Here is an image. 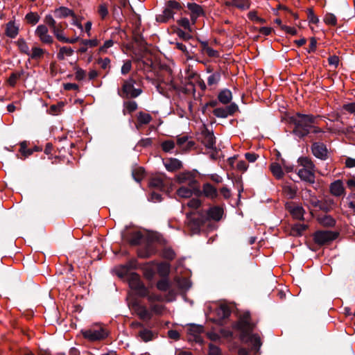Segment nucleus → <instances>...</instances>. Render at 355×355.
<instances>
[{"label":"nucleus","mask_w":355,"mask_h":355,"mask_svg":"<svg viewBox=\"0 0 355 355\" xmlns=\"http://www.w3.org/2000/svg\"><path fill=\"white\" fill-rule=\"evenodd\" d=\"M55 15L59 18H65L68 16L76 17L74 12L69 8L64 6H61L59 8L55 9Z\"/></svg>","instance_id":"nucleus-33"},{"label":"nucleus","mask_w":355,"mask_h":355,"mask_svg":"<svg viewBox=\"0 0 355 355\" xmlns=\"http://www.w3.org/2000/svg\"><path fill=\"white\" fill-rule=\"evenodd\" d=\"M204 331V327L202 325L191 324L188 329V333L191 336L193 337L196 343H203V338L200 336V334Z\"/></svg>","instance_id":"nucleus-19"},{"label":"nucleus","mask_w":355,"mask_h":355,"mask_svg":"<svg viewBox=\"0 0 355 355\" xmlns=\"http://www.w3.org/2000/svg\"><path fill=\"white\" fill-rule=\"evenodd\" d=\"M138 268L137 261L135 259L129 260L126 263L121 265L117 272L119 277H124L128 276V282L130 281V275L132 272L130 270L137 269Z\"/></svg>","instance_id":"nucleus-14"},{"label":"nucleus","mask_w":355,"mask_h":355,"mask_svg":"<svg viewBox=\"0 0 355 355\" xmlns=\"http://www.w3.org/2000/svg\"><path fill=\"white\" fill-rule=\"evenodd\" d=\"M175 33L180 38H181L184 41H188L192 38V35L189 33L190 32L187 33L180 28H178L175 31Z\"/></svg>","instance_id":"nucleus-53"},{"label":"nucleus","mask_w":355,"mask_h":355,"mask_svg":"<svg viewBox=\"0 0 355 355\" xmlns=\"http://www.w3.org/2000/svg\"><path fill=\"white\" fill-rule=\"evenodd\" d=\"M165 167L169 171H175L182 168V162L176 158H169L164 163Z\"/></svg>","instance_id":"nucleus-30"},{"label":"nucleus","mask_w":355,"mask_h":355,"mask_svg":"<svg viewBox=\"0 0 355 355\" xmlns=\"http://www.w3.org/2000/svg\"><path fill=\"white\" fill-rule=\"evenodd\" d=\"M45 53V51L40 47H33L32 48V53H30V58L33 60H40L41 59L44 54Z\"/></svg>","instance_id":"nucleus-44"},{"label":"nucleus","mask_w":355,"mask_h":355,"mask_svg":"<svg viewBox=\"0 0 355 355\" xmlns=\"http://www.w3.org/2000/svg\"><path fill=\"white\" fill-rule=\"evenodd\" d=\"M344 191L343 182L340 180H337L330 184V191L335 196H340Z\"/></svg>","instance_id":"nucleus-27"},{"label":"nucleus","mask_w":355,"mask_h":355,"mask_svg":"<svg viewBox=\"0 0 355 355\" xmlns=\"http://www.w3.org/2000/svg\"><path fill=\"white\" fill-rule=\"evenodd\" d=\"M286 209L289 211V213L295 219L300 220H304V214L305 213V210L302 206L294 202L286 203Z\"/></svg>","instance_id":"nucleus-15"},{"label":"nucleus","mask_w":355,"mask_h":355,"mask_svg":"<svg viewBox=\"0 0 355 355\" xmlns=\"http://www.w3.org/2000/svg\"><path fill=\"white\" fill-rule=\"evenodd\" d=\"M297 175L303 181L307 182L310 184H313L315 182V174L312 170L301 168L299 170Z\"/></svg>","instance_id":"nucleus-23"},{"label":"nucleus","mask_w":355,"mask_h":355,"mask_svg":"<svg viewBox=\"0 0 355 355\" xmlns=\"http://www.w3.org/2000/svg\"><path fill=\"white\" fill-rule=\"evenodd\" d=\"M187 8L191 12L190 15L195 16H204L205 15V11L201 6L196 3H188Z\"/></svg>","instance_id":"nucleus-32"},{"label":"nucleus","mask_w":355,"mask_h":355,"mask_svg":"<svg viewBox=\"0 0 355 355\" xmlns=\"http://www.w3.org/2000/svg\"><path fill=\"white\" fill-rule=\"evenodd\" d=\"M40 17L37 12H29L25 16V19L31 25H35L40 21Z\"/></svg>","instance_id":"nucleus-43"},{"label":"nucleus","mask_w":355,"mask_h":355,"mask_svg":"<svg viewBox=\"0 0 355 355\" xmlns=\"http://www.w3.org/2000/svg\"><path fill=\"white\" fill-rule=\"evenodd\" d=\"M73 50L69 46H62L57 54V58L59 60H64V56H71L73 54Z\"/></svg>","instance_id":"nucleus-40"},{"label":"nucleus","mask_w":355,"mask_h":355,"mask_svg":"<svg viewBox=\"0 0 355 355\" xmlns=\"http://www.w3.org/2000/svg\"><path fill=\"white\" fill-rule=\"evenodd\" d=\"M130 287L134 290L136 294L140 297H147L150 302H159L162 297L155 293L149 294L148 288L141 282L140 276L137 273H132L129 281Z\"/></svg>","instance_id":"nucleus-4"},{"label":"nucleus","mask_w":355,"mask_h":355,"mask_svg":"<svg viewBox=\"0 0 355 355\" xmlns=\"http://www.w3.org/2000/svg\"><path fill=\"white\" fill-rule=\"evenodd\" d=\"M142 93V89L135 88L134 85L123 84L121 89H118L117 94L122 98H135Z\"/></svg>","instance_id":"nucleus-11"},{"label":"nucleus","mask_w":355,"mask_h":355,"mask_svg":"<svg viewBox=\"0 0 355 355\" xmlns=\"http://www.w3.org/2000/svg\"><path fill=\"white\" fill-rule=\"evenodd\" d=\"M318 118L319 116L297 112L288 118V123L294 126L291 134L300 139H303L311 132L315 135L322 133L323 130L315 125Z\"/></svg>","instance_id":"nucleus-1"},{"label":"nucleus","mask_w":355,"mask_h":355,"mask_svg":"<svg viewBox=\"0 0 355 355\" xmlns=\"http://www.w3.org/2000/svg\"><path fill=\"white\" fill-rule=\"evenodd\" d=\"M178 24L179 26H182L189 32H192L193 30L191 26L189 20L187 17H182L181 19L178 20Z\"/></svg>","instance_id":"nucleus-55"},{"label":"nucleus","mask_w":355,"mask_h":355,"mask_svg":"<svg viewBox=\"0 0 355 355\" xmlns=\"http://www.w3.org/2000/svg\"><path fill=\"white\" fill-rule=\"evenodd\" d=\"M175 47L180 51H182L189 59H192L191 54H193L194 53L188 51L187 46L181 42H175Z\"/></svg>","instance_id":"nucleus-52"},{"label":"nucleus","mask_w":355,"mask_h":355,"mask_svg":"<svg viewBox=\"0 0 355 355\" xmlns=\"http://www.w3.org/2000/svg\"><path fill=\"white\" fill-rule=\"evenodd\" d=\"M297 162L304 169L313 170L315 167L313 162L308 157H300Z\"/></svg>","instance_id":"nucleus-41"},{"label":"nucleus","mask_w":355,"mask_h":355,"mask_svg":"<svg viewBox=\"0 0 355 355\" xmlns=\"http://www.w3.org/2000/svg\"><path fill=\"white\" fill-rule=\"evenodd\" d=\"M335 205H336L335 202L333 199L326 198L324 200H322L321 210L327 213V212L330 211L331 209H333Z\"/></svg>","instance_id":"nucleus-47"},{"label":"nucleus","mask_w":355,"mask_h":355,"mask_svg":"<svg viewBox=\"0 0 355 355\" xmlns=\"http://www.w3.org/2000/svg\"><path fill=\"white\" fill-rule=\"evenodd\" d=\"M98 13L102 19H105L108 15V8L106 3H101L98 8Z\"/></svg>","instance_id":"nucleus-54"},{"label":"nucleus","mask_w":355,"mask_h":355,"mask_svg":"<svg viewBox=\"0 0 355 355\" xmlns=\"http://www.w3.org/2000/svg\"><path fill=\"white\" fill-rule=\"evenodd\" d=\"M178 182L183 183L188 181V184L190 187L193 188L198 184V182L194 178L193 174L190 172L183 173L178 175Z\"/></svg>","instance_id":"nucleus-22"},{"label":"nucleus","mask_w":355,"mask_h":355,"mask_svg":"<svg viewBox=\"0 0 355 355\" xmlns=\"http://www.w3.org/2000/svg\"><path fill=\"white\" fill-rule=\"evenodd\" d=\"M44 21L46 24H47L51 28V30H52L53 27H55V25L57 24L55 20L53 19V17L51 15H46L44 17Z\"/></svg>","instance_id":"nucleus-62"},{"label":"nucleus","mask_w":355,"mask_h":355,"mask_svg":"<svg viewBox=\"0 0 355 355\" xmlns=\"http://www.w3.org/2000/svg\"><path fill=\"white\" fill-rule=\"evenodd\" d=\"M307 227L308 226L304 224H295L291 227V234L294 236H300Z\"/></svg>","instance_id":"nucleus-38"},{"label":"nucleus","mask_w":355,"mask_h":355,"mask_svg":"<svg viewBox=\"0 0 355 355\" xmlns=\"http://www.w3.org/2000/svg\"><path fill=\"white\" fill-rule=\"evenodd\" d=\"M239 110L238 105L232 103L225 107H216L212 113L218 118H227L228 116H232Z\"/></svg>","instance_id":"nucleus-13"},{"label":"nucleus","mask_w":355,"mask_h":355,"mask_svg":"<svg viewBox=\"0 0 355 355\" xmlns=\"http://www.w3.org/2000/svg\"><path fill=\"white\" fill-rule=\"evenodd\" d=\"M15 43L18 46L20 53L26 55H30L28 46L24 38H19Z\"/></svg>","instance_id":"nucleus-42"},{"label":"nucleus","mask_w":355,"mask_h":355,"mask_svg":"<svg viewBox=\"0 0 355 355\" xmlns=\"http://www.w3.org/2000/svg\"><path fill=\"white\" fill-rule=\"evenodd\" d=\"M81 334L85 339L89 341L101 340L108 336L107 331L101 327L98 329H82Z\"/></svg>","instance_id":"nucleus-9"},{"label":"nucleus","mask_w":355,"mask_h":355,"mask_svg":"<svg viewBox=\"0 0 355 355\" xmlns=\"http://www.w3.org/2000/svg\"><path fill=\"white\" fill-rule=\"evenodd\" d=\"M148 184L150 189L159 191H164L165 189V184L161 176L153 177L150 178Z\"/></svg>","instance_id":"nucleus-25"},{"label":"nucleus","mask_w":355,"mask_h":355,"mask_svg":"<svg viewBox=\"0 0 355 355\" xmlns=\"http://www.w3.org/2000/svg\"><path fill=\"white\" fill-rule=\"evenodd\" d=\"M139 336L144 342L153 340L157 337V334L153 332L148 329H144L139 332Z\"/></svg>","instance_id":"nucleus-35"},{"label":"nucleus","mask_w":355,"mask_h":355,"mask_svg":"<svg viewBox=\"0 0 355 355\" xmlns=\"http://www.w3.org/2000/svg\"><path fill=\"white\" fill-rule=\"evenodd\" d=\"M232 1H226L225 5L227 6H234L240 10H248L250 7V0H232Z\"/></svg>","instance_id":"nucleus-26"},{"label":"nucleus","mask_w":355,"mask_h":355,"mask_svg":"<svg viewBox=\"0 0 355 355\" xmlns=\"http://www.w3.org/2000/svg\"><path fill=\"white\" fill-rule=\"evenodd\" d=\"M35 33L37 37H40L42 35L49 33V30L46 25L40 24L37 27Z\"/></svg>","instance_id":"nucleus-59"},{"label":"nucleus","mask_w":355,"mask_h":355,"mask_svg":"<svg viewBox=\"0 0 355 355\" xmlns=\"http://www.w3.org/2000/svg\"><path fill=\"white\" fill-rule=\"evenodd\" d=\"M171 287V284L167 279H162L157 283V288L161 291H166Z\"/></svg>","instance_id":"nucleus-50"},{"label":"nucleus","mask_w":355,"mask_h":355,"mask_svg":"<svg viewBox=\"0 0 355 355\" xmlns=\"http://www.w3.org/2000/svg\"><path fill=\"white\" fill-rule=\"evenodd\" d=\"M200 43L201 51L202 53H206L210 58H218L219 53L218 51L213 49L209 46L208 42L198 40Z\"/></svg>","instance_id":"nucleus-28"},{"label":"nucleus","mask_w":355,"mask_h":355,"mask_svg":"<svg viewBox=\"0 0 355 355\" xmlns=\"http://www.w3.org/2000/svg\"><path fill=\"white\" fill-rule=\"evenodd\" d=\"M207 216L205 210H196L186 214L185 223L192 234L200 232L201 227L207 222Z\"/></svg>","instance_id":"nucleus-5"},{"label":"nucleus","mask_w":355,"mask_h":355,"mask_svg":"<svg viewBox=\"0 0 355 355\" xmlns=\"http://www.w3.org/2000/svg\"><path fill=\"white\" fill-rule=\"evenodd\" d=\"M216 313L218 317L217 322L219 324H222L223 322L230 316L232 313V310L230 306L227 304L222 303L216 309Z\"/></svg>","instance_id":"nucleus-16"},{"label":"nucleus","mask_w":355,"mask_h":355,"mask_svg":"<svg viewBox=\"0 0 355 355\" xmlns=\"http://www.w3.org/2000/svg\"><path fill=\"white\" fill-rule=\"evenodd\" d=\"M123 107L124 109L123 110V114L125 115L127 112L131 114L137 110L138 108V105L136 101H127L123 102Z\"/></svg>","instance_id":"nucleus-37"},{"label":"nucleus","mask_w":355,"mask_h":355,"mask_svg":"<svg viewBox=\"0 0 355 355\" xmlns=\"http://www.w3.org/2000/svg\"><path fill=\"white\" fill-rule=\"evenodd\" d=\"M19 26H15L14 21H10L6 24L5 35L12 39L15 38L19 33Z\"/></svg>","instance_id":"nucleus-24"},{"label":"nucleus","mask_w":355,"mask_h":355,"mask_svg":"<svg viewBox=\"0 0 355 355\" xmlns=\"http://www.w3.org/2000/svg\"><path fill=\"white\" fill-rule=\"evenodd\" d=\"M177 194L180 198H190L193 194L194 195V189L190 187L189 188L181 187L177 190Z\"/></svg>","instance_id":"nucleus-39"},{"label":"nucleus","mask_w":355,"mask_h":355,"mask_svg":"<svg viewBox=\"0 0 355 355\" xmlns=\"http://www.w3.org/2000/svg\"><path fill=\"white\" fill-rule=\"evenodd\" d=\"M255 324L251 322L250 312L244 313L232 325L234 329L239 331V340L243 343H251L254 350H259L262 343L257 334H252Z\"/></svg>","instance_id":"nucleus-2"},{"label":"nucleus","mask_w":355,"mask_h":355,"mask_svg":"<svg viewBox=\"0 0 355 355\" xmlns=\"http://www.w3.org/2000/svg\"><path fill=\"white\" fill-rule=\"evenodd\" d=\"M144 173L145 170L143 167H137L135 168L132 172L134 180L137 182H140L141 181L144 177Z\"/></svg>","instance_id":"nucleus-45"},{"label":"nucleus","mask_w":355,"mask_h":355,"mask_svg":"<svg viewBox=\"0 0 355 355\" xmlns=\"http://www.w3.org/2000/svg\"><path fill=\"white\" fill-rule=\"evenodd\" d=\"M170 265L167 263H161L158 265V272L162 275H168L169 273Z\"/></svg>","instance_id":"nucleus-57"},{"label":"nucleus","mask_w":355,"mask_h":355,"mask_svg":"<svg viewBox=\"0 0 355 355\" xmlns=\"http://www.w3.org/2000/svg\"><path fill=\"white\" fill-rule=\"evenodd\" d=\"M162 256L167 260L172 261L175 258V252L171 248L166 247L162 250Z\"/></svg>","instance_id":"nucleus-48"},{"label":"nucleus","mask_w":355,"mask_h":355,"mask_svg":"<svg viewBox=\"0 0 355 355\" xmlns=\"http://www.w3.org/2000/svg\"><path fill=\"white\" fill-rule=\"evenodd\" d=\"M209 355H221V350L218 346L210 343L209 345Z\"/></svg>","instance_id":"nucleus-61"},{"label":"nucleus","mask_w":355,"mask_h":355,"mask_svg":"<svg viewBox=\"0 0 355 355\" xmlns=\"http://www.w3.org/2000/svg\"><path fill=\"white\" fill-rule=\"evenodd\" d=\"M121 236L132 246H138L144 243V245L137 250V255L140 258L148 259L157 252L155 245L140 231H126L121 233Z\"/></svg>","instance_id":"nucleus-3"},{"label":"nucleus","mask_w":355,"mask_h":355,"mask_svg":"<svg viewBox=\"0 0 355 355\" xmlns=\"http://www.w3.org/2000/svg\"><path fill=\"white\" fill-rule=\"evenodd\" d=\"M324 21L326 24L330 26H336L337 25V18L334 14L331 12H327L324 17Z\"/></svg>","instance_id":"nucleus-49"},{"label":"nucleus","mask_w":355,"mask_h":355,"mask_svg":"<svg viewBox=\"0 0 355 355\" xmlns=\"http://www.w3.org/2000/svg\"><path fill=\"white\" fill-rule=\"evenodd\" d=\"M311 152L315 157L321 160H327L329 158V152L327 146L322 142H313L311 145Z\"/></svg>","instance_id":"nucleus-12"},{"label":"nucleus","mask_w":355,"mask_h":355,"mask_svg":"<svg viewBox=\"0 0 355 355\" xmlns=\"http://www.w3.org/2000/svg\"><path fill=\"white\" fill-rule=\"evenodd\" d=\"M232 99V94L230 89H224L218 94V100L223 104H228Z\"/></svg>","instance_id":"nucleus-31"},{"label":"nucleus","mask_w":355,"mask_h":355,"mask_svg":"<svg viewBox=\"0 0 355 355\" xmlns=\"http://www.w3.org/2000/svg\"><path fill=\"white\" fill-rule=\"evenodd\" d=\"M175 147L174 141L166 140L162 142V148L164 152H170Z\"/></svg>","instance_id":"nucleus-58"},{"label":"nucleus","mask_w":355,"mask_h":355,"mask_svg":"<svg viewBox=\"0 0 355 355\" xmlns=\"http://www.w3.org/2000/svg\"><path fill=\"white\" fill-rule=\"evenodd\" d=\"M307 17L309 23L317 24L319 22V19L315 15L313 9L312 8H309L307 9Z\"/></svg>","instance_id":"nucleus-56"},{"label":"nucleus","mask_w":355,"mask_h":355,"mask_svg":"<svg viewBox=\"0 0 355 355\" xmlns=\"http://www.w3.org/2000/svg\"><path fill=\"white\" fill-rule=\"evenodd\" d=\"M194 195L199 198L204 196L211 200H215L218 196V192L217 189L210 183H205L202 186V189H200L199 184L196 187H193Z\"/></svg>","instance_id":"nucleus-10"},{"label":"nucleus","mask_w":355,"mask_h":355,"mask_svg":"<svg viewBox=\"0 0 355 355\" xmlns=\"http://www.w3.org/2000/svg\"><path fill=\"white\" fill-rule=\"evenodd\" d=\"M153 117L148 113L139 112L137 114V122L135 123V128L139 130L143 125H147L151 122Z\"/></svg>","instance_id":"nucleus-21"},{"label":"nucleus","mask_w":355,"mask_h":355,"mask_svg":"<svg viewBox=\"0 0 355 355\" xmlns=\"http://www.w3.org/2000/svg\"><path fill=\"white\" fill-rule=\"evenodd\" d=\"M320 223L324 227H332L336 225V220L332 216L327 215L320 219Z\"/></svg>","instance_id":"nucleus-46"},{"label":"nucleus","mask_w":355,"mask_h":355,"mask_svg":"<svg viewBox=\"0 0 355 355\" xmlns=\"http://www.w3.org/2000/svg\"><path fill=\"white\" fill-rule=\"evenodd\" d=\"M156 76L159 81V83L156 85V89L159 93L164 94L165 92L160 83L170 86L173 89H177L172 78V70L168 65L160 64L158 70L156 71Z\"/></svg>","instance_id":"nucleus-6"},{"label":"nucleus","mask_w":355,"mask_h":355,"mask_svg":"<svg viewBox=\"0 0 355 355\" xmlns=\"http://www.w3.org/2000/svg\"><path fill=\"white\" fill-rule=\"evenodd\" d=\"M202 202L198 198H193L189 200L187 202V206L190 208L197 209L201 206Z\"/></svg>","instance_id":"nucleus-60"},{"label":"nucleus","mask_w":355,"mask_h":355,"mask_svg":"<svg viewBox=\"0 0 355 355\" xmlns=\"http://www.w3.org/2000/svg\"><path fill=\"white\" fill-rule=\"evenodd\" d=\"M224 214L223 208L220 206L211 207L207 211H205L207 216V221L209 219L215 221H219Z\"/></svg>","instance_id":"nucleus-18"},{"label":"nucleus","mask_w":355,"mask_h":355,"mask_svg":"<svg viewBox=\"0 0 355 355\" xmlns=\"http://www.w3.org/2000/svg\"><path fill=\"white\" fill-rule=\"evenodd\" d=\"M340 132L345 134L347 137H352L355 135V126H347L343 128Z\"/></svg>","instance_id":"nucleus-64"},{"label":"nucleus","mask_w":355,"mask_h":355,"mask_svg":"<svg viewBox=\"0 0 355 355\" xmlns=\"http://www.w3.org/2000/svg\"><path fill=\"white\" fill-rule=\"evenodd\" d=\"M43 44H51L53 43V38L49 33L38 37Z\"/></svg>","instance_id":"nucleus-63"},{"label":"nucleus","mask_w":355,"mask_h":355,"mask_svg":"<svg viewBox=\"0 0 355 355\" xmlns=\"http://www.w3.org/2000/svg\"><path fill=\"white\" fill-rule=\"evenodd\" d=\"M175 281L178 288L182 291H187L191 286V282L185 277H176Z\"/></svg>","instance_id":"nucleus-36"},{"label":"nucleus","mask_w":355,"mask_h":355,"mask_svg":"<svg viewBox=\"0 0 355 355\" xmlns=\"http://www.w3.org/2000/svg\"><path fill=\"white\" fill-rule=\"evenodd\" d=\"M338 236V233L329 230H317L313 234V239L317 245L322 246L329 244Z\"/></svg>","instance_id":"nucleus-8"},{"label":"nucleus","mask_w":355,"mask_h":355,"mask_svg":"<svg viewBox=\"0 0 355 355\" xmlns=\"http://www.w3.org/2000/svg\"><path fill=\"white\" fill-rule=\"evenodd\" d=\"M270 169L272 175L277 179L280 180L284 175L281 164L276 163V162L272 163L270 166Z\"/></svg>","instance_id":"nucleus-34"},{"label":"nucleus","mask_w":355,"mask_h":355,"mask_svg":"<svg viewBox=\"0 0 355 355\" xmlns=\"http://www.w3.org/2000/svg\"><path fill=\"white\" fill-rule=\"evenodd\" d=\"M132 307L137 314L141 320H150L152 314L144 305H141L138 302L135 301L132 303Z\"/></svg>","instance_id":"nucleus-20"},{"label":"nucleus","mask_w":355,"mask_h":355,"mask_svg":"<svg viewBox=\"0 0 355 355\" xmlns=\"http://www.w3.org/2000/svg\"><path fill=\"white\" fill-rule=\"evenodd\" d=\"M184 6V3L175 0L166 1L162 13L156 16V21L159 23H167L170 19H173L174 15L171 12V9L182 10Z\"/></svg>","instance_id":"nucleus-7"},{"label":"nucleus","mask_w":355,"mask_h":355,"mask_svg":"<svg viewBox=\"0 0 355 355\" xmlns=\"http://www.w3.org/2000/svg\"><path fill=\"white\" fill-rule=\"evenodd\" d=\"M67 26V24L66 23H59L57 24L55 27H53L51 30V32L54 34L56 39L61 42H62V38L65 37L63 33Z\"/></svg>","instance_id":"nucleus-29"},{"label":"nucleus","mask_w":355,"mask_h":355,"mask_svg":"<svg viewBox=\"0 0 355 355\" xmlns=\"http://www.w3.org/2000/svg\"><path fill=\"white\" fill-rule=\"evenodd\" d=\"M202 136L203 137L202 142L205 146L209 149H214L216 137L213 131H210L207 128H205V129L202 131Z\"/></svg>","instance_id":"nucleus-17"},{"label":"nucleus","mask_w":355,"mask_h":355,"mask_svg":"<svg viewBox=\"0 0 355 355\" xmlns=\"http://www.w3.org/2000/svg\"><path fill=\"white\" fill-rule=\"evenodd\" d=\"M220 73L215 72L210 75L207 78V84L209 85H216L220 80Z\"/></svg>","instance_id":"nucleus-51"}]
</instances>
